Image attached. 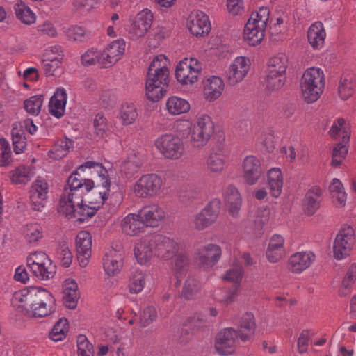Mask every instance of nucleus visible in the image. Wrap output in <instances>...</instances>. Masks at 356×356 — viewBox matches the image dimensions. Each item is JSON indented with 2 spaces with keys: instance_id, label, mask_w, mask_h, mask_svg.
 <instances>
[{
  "instance_id": "38",
  "label": "nucleus",
  "mask_w": 356,
  "mask_h": 356,
  "mask_svg": "<svg viewBox=\"0 0 356 356\" xmlns=\"http://www.w3.org/2000/svg\"><path fill=\"white\" fill-rule=\"evenodd\" d=\"M33 176V169L31 166L24 165L9 172L10 180L14 184H26Z\"/></svg>"
},
{
  "instance_id": "39",
  "label": "nucleus",
  "mask_w": 356,
  "mask_h": 356,
  "mask_svg": "<svg viewBox=\"0 0 356 356\" xmlns=\"http://www.w3.org/2000/svg\"><path fill=\"white\" fill-rule=\"evenodd\" d=\"M13 149L15 154L24 152L26 147V139L21 124H13L11 131Z\"/></svg>"
},
{
  "instance_id": "41",
  "label": "nucleus",
  "mask_w": 356,
  "mask_h": 356,
  "mask_svg": "<svg viewBox=\"0 0 356 356\" xmlns=\"http://www.w3.org/2000/svg\"><path fill=\"white\" fill-rule=\"evenodd\" d=\"M166 108L170 114L177 115L187 113L190 110V104L186 100L173 96L168 99Z\"/></svg>"
},
{
  "instance_id": "20",
  "label": "nucleus",
  "mask_w": 356,
  "mask_h": 356,
  "mask_svg": "<svg viewBox=\"0 0 356 356\" xmlns=\"http://www.w3.org/2000/svg\"><path fill=\"white\" fill-rule=\"evenodd\" d=\"M154 244L155 254L164 260L172 259L178 253V243L168 237L156 234L154 236Z\"/></svg>"
},
{
  "instance_id": "29",
  "label": "nucleus",
  "mask_w": 356,
  "mask_h": 356,
  "mask_svg": "<svg viewBox=\"0 0 356 356\" xmlns=\"http://www.w3.org/2000/svg\"><path fill=\"white\" fill-rule=\"evenodd\" d=\"M284 243V239L280 235L275 234L270 238L266 252L267 259L270 262L276 263L285 255Z\"/></svg>"
},
{
  "instance_id": "35",
  "label": "nucleus",
  "mask_w": 356,
  "mask_h": 356,
  "mask_svg": "<svg viewBox=\"0 0 356 356\" xmlns=\"http://www.w3.org/2000/svg\"><path fill=\"white\" fill-rule=\"evenodd\" d=\"M67 94L63 88H58L51 97L49 104V113L57 118L62 117L65 112Z\"/></svg>"
},
{
  "instance_id": "61",
  "label": "nucleus",
  "mask_w": 356,
  "mask_h": 356,
  "mask_svg": "<svg viewBox=\"0 0 356 356\" xmlns=\"http://www.w3.org/2000/svg\"><path fill=\"white\" fill-rule=\"evenodd\" d=\"M69 39L74 41L83 42L88 38L87 31L80 26H71L66 31Z\"/></svg>"
},
{
  "instance_id": "1",
  "label": "nucleus",
  "mask_w": 356,
  "mask_h": 356,
  "mask_svg": "<svg viewBox=\"0 0 356 356\" xmlns=\"http://www.w3.org/2000/svg\"><path fill=\"white\" fill-rule=\"evenodd\" d=\"M168 60L164 55L156 56L149 66L145 84L146 95L152 102H158L167 91L169 83Z\"/></svg>"
},
{
  "instance_id": "54",
  "label": "nucleus",
  "mask_w": 356,
  "mask_h": 356,
  "mask_svg": "<svg viewBox=\"0 0 356 356\" xmlns=\"http://www.w3.org/2000/svg\"><path fill=\"white\" fill-rule=\"evenodd\" d=\"M286 74L268 72L266 76V87L269 90H278L286 82Z\"/></svg>"
},
{
  "instance_id": "25",
  "label": "nucleus",
  "mask_w": 356,
  "mask_h": 356,
  "mask_svg": "<svg viewBox=\"0 0 356 356\" xmlns=\"http://www.w3.org/2000/svg\"><path fill=\"white\" fill-rule=\"evenodd\" d=\"M226 155L221 146L212 147L206 160V165L209 172L211 173H220L226 166Z\"/></svg>"
},
{
  "instance_id": "23",
  "label": "nucleus",
  "mask_w": 356,
  "mask_h": 356,
  "mask_svg": "<svg viewBox=\"0 0 356 356\" xmlns=\"http://www.w3.org/2000/svg\"><path fill=\"white\" fill-rule=\"evenodd\" d=\"M187 25L191 34L197 37L206 35L211 30L209 17L202 12L191 13Z\"/></svg>"
},
{
  "instance_id": "57",
  "label": "nucleus",
  "mask_w": 356,
  "mask_h": 356,
  "mask_svg": "<svg viewBox=\"0 0 356 356\" xmlns=\"http://www.w3.org/2000/svg\"><path fill=\"white\" fill-rule=\"evenodd\" d=\"M356 280V264H352L342 282L343 289L340 290V296H346L348 294L349 291L348 290L355 282Z\"/></svg>"
},
{
  "instance_id": "52",
  "label": "nucleus",
  "mask_w": 356,
  "mask_h": 356,
  "mask_svg": "<svg viewBox=\"0 0 356 356\" xmlns=\"http://www.w3.org/2000/svg\"><path fill=\"white\" fill-rule=\"evenodd\" d=\"M67 332V321L65 318H60L49 332V338L54 341L64 339Z\"/></svg>"
},
{
  "instance_id": "5",
  "label": "nucleus",
  "mask_w": 356,
  "mask_h": 356,
  "mask_svg": "<svg viewBox=\"0 0 356 356\" xmlns=\"http://www.w3.org/2000/svg\"><path fill=\"white\" fill-rule=\"evenodd\" d=\"M55 301L49 291L42 288L35 289L26 312L33 317H44L55 312Z\"/></svg>"
},
{
  "instance_id": "19",
  "label": "nucleus",
  "mask_w": 356,
  "mask_h": 356,
  "mask_svg": "<svg viewBox=\"0 0 356 356\" xmlns=\"http://www.w3.org/2000/svg\"><path fill=\"white\" fill-rule=\"evenodd\" d=\"M77 259L81 267L87 266L91 257L92 236L88 231H81L76 237Z\"/></svg>"
},
{
  "instance_id": "42",
  "label": "nucleus",
  "mask_w": 356,
  "mask_h": 356,
  "mask_svg": "<svg viewBox=\"0 0 356 356\" xmlns=\"http://www.w3.org/2000/svg\"><path fill=\"white\" fill-rule=\"evenodd\" d=\"M288 67V58L286 54L280 53L270 58L268 72L286 74Z\"/></svg>"
},
{
  "instance_id": "44",
  "label": "nucleus",
  "mask_w": 356,
  "mask_h": 356,
  "mask_svg": "<svg viewBox=\"0 0 356 356\" xmlns=\"http://www.w3.org/2000/svg\"><path fill=\"white\" fill-rule=\"evenodd\" d=\"M16 17L22 23L31 24L35 21L33 12L22 1L18 0L14 6Z\"/></svg>"
},
{
  "instance_id": "31",
  "label": "nucleus",
  "mask_w": 356,
  "mask_h": 356,
  "mask_svg": "<svg viewBox=\"0 0 356 356\" xmlns=\"http://www.w3.org/2000/svg\"><path fill=\"white\" fill-rule=\"evenodd\" d=\"M224 82L218 76H212L207 79L204 83L203 92L209 102L217 99L224 90Z\"/></svg>"
},
{
  "instance_id": "7",
  "label": "nucleus",
  "mask_w": 356,
  "mask_h": 356,
  "mask_svg": "<svg viewBox=\"0 0 356 356\" xmlns=\"http://www.w3.org/2000/svg\"><path fill=\"white\" fill-rule=\"evenodd\" d=\"M214 133V124L207 115L199 116L194 124L190 141L195 147H202L207 145Z\"/></svg>"
},
{
  "instance_id": "16",
  "label": "nucleus",
  "mask_w": 356,
  "mask_h": 356,
  "mask_svg": "<svg viewBox=\"0 0 356 356\" xmlns=\"http://www.w3.org/2000/svg\"><path fill=\"white\" fill-rule=\"evenodd\" d=\"M125 42L123 39H118L111 42L101 52L100 65L104 67H108L118 62L125 51Z\"/></svg>"
},
{
  "instance_id": "47",
  "label": "nucleus",
  "mask_w": 356,
  "mask_h": 356,
  "mask_svg": "<svg viewBox=\"0 0 356 356\" xmlns=\"http://www.w3.org/2000/svg\"><path fill=\"white\" fill-rule=\"evenodd\" d=\"M200 290V282L193 277H188L184 282L181 297L185 300H191L195 298Z\"/></svg>"
},
{
  "instance_id": "30",
  "label": "nucleus",
  "mask_w": 356,
  "mask_h": 356,
  "mask_svg": "<svg viewBox=\"0 0 356 356\" xmlns=\"http://www.w3.org/2000/svg\"><path fill=\"white\" fill-rule=\"evenodd\" d=\"M122 266V255L115 250H111L103 258V267L108 276H114L118 274Z\"/></svg>"
},
{
  "instance_id": "26",
  "label": "nucleus",
  "mask_w": 356,
  "mask_h": 356,
  "mask_svg": "<svg viewBox=\"0 0 356 356\" xmlns=\"http://www.w3.org/2000/svg\"><path fill=\"white\" fill-rule=\"evenodd\" d=\"M225 202L229 214L234 218H239L242 199L238 189L234 186L231 184L226 188Z\"/></svg>"
},
{
  "instance_id": "21",
  "label": "nucleus",
  "mask_w": 356,
  "mask_h": 356,
  "mask_svg": "<svg viewBox=\"0 0 356 356\" xmlns=\"http://www.w3.org/2000/svg\"><path fill=\"white\" fill-rule=\"evenodd\" d=\"M110 188L111 181L106 180H104L103 184L94 185L89 192H86V199L88 204L97 211L108 199Z\"/></svg>"
},
{
  "instance_id": "15",
  "label": "nucleus",
  "mask_w": 356,
  "mask_h": 356,
  "mask_svg": "<svg viewBox=\"0 0 356 356\" xmlns=\"http://www.w3.org/2000/svg\"><path fill=\"white\" fill-rule=\"evenodd\" d=\"M238 334L233 328H225L220 332L216 338L215 348L217 352L223 355L234 353Z\"/></svg>"
},
{
  "instance_id": "55",
  "label": "nucleus",
  "mask_w": 356,
  "mask_h": 356,
  "mask_svg": "<svg viewBox=\"0 0 356 356\" xmlns=\"http://www.w3.org/2000/svg\"><path fill=\"white\" fill-rule=\"evenodd\" d=\"M35 289L27 290L23 289L14 293V301L20 303L19 307H22L26 311L29 308V305L31 303V300L33 298Z\"/></svg>"
},
{
  "instance_id": "64",
  "label": "nucleus",
  "mask_w": 356,
  "mask_h": 356,
  "mask_svg": "<svg viewBox=\"0 0 356 356\" xmlns=\"http://www.w3.org/2000/svg\"><path fill=\"white\" fill-rule=\"evenodd\" d=\"M58 259L60 260L63 266L69 267L72 261V254L68 247L65 245L59 246L57 250Z\"/></svg>"
},
{
  "instance_id": "11",
  "label": "nucleus",
  "mask_w": 356,
  "mask_h": 356,
  "mask_svg": "<svg viewBox=\"0 0 356 356\" xmlns=\"http://www.w3.org/2000/svg\"><path fill=\"white\" fill-rule=\"evenodd\" d=\"M162 185L163 180L161 177L154 173L146 174L136 181L133 191L138 197L148 198L157 195Z\"/></svg>"
},
{
  "instance_id": "45",
  "label": "nucleus",
  "mask_w": 356,
  "mask_h": 356,
  "mask_svg": "<svg viewBox=\"0 0 356 356\" xmlns=\"http://www.w3.org/2000/svg\"><path fill=\"white\" fill-rule=\"evenodd\" d=\"M79 170L74 172L68 178L67 181V188L84 189L86 192H89L94 186V182L88 179H79Z\"/></svg>"
},
{
  "instance_id": "3",
  "label": "nucleus",
  "mask_w": 356,
  "mask_h": 356,
  "mask_svg": "<svg viewBox=\"0 0 356 356\" xmlns=\"http://www.w3.org/2000/svg\"><path fill=\"white\" fill-rule=\"evenodd\" d=\"M269 15L268 8L263 6L250 15L243 32L244 40L250 45H257L263 40L269 19Z\"/></svg>"
},
{
  "instance_id": "27",
  "label": "nucleus",
  "mask_w": 356,
  "mask_h": 356,
  "mask_svg": "<svg viewBox=\"0 0 356 356\" xmlns=\"http://www.w3.org/2000/svg\"><path fill=\"white\" fill-rule=\"evenodd\" d=\"M146 228L139 213H129L121 221L123 233L129 236H136L143 232Z\"/></svg>"
},
{
  "instance_id": "12",
  "label": "nucleus",
  "mask_w": 356,
  "mask_h": 356,
  "mask_svg": "<svg viewBox=\"0 0 356 356\" xmlns=\"http://www.w3.org/2000/svg\"><path fill=\"white\" fill-rule=\"evenodd\" d=\"M222 249L216 243H208L197 249L195 252L198 265L204 269L213 268L220 259Z\"/></svg>"
},
{
  "instance_id": "62",
  "label": "nucleus",
  "mask_w": 356,
  "mask_h": 356,
  "mask_svg": "<svg viewBox=\"0 0 356 356\" xmlns=\"http://www.w3.org/2000/svg\"><path fill=\"white\" fill-rule=\"evenodd\" d=\"M30 192L47 197L49 184L45 179L38 177L33 183Z\"/></svg>"
},
{
  "instance_id": "8",
  "label": "nucleus",
  "mask_w": 356,
  "mask_h": 356,
  "mask_svg": "<svg viewBox=\"0 0 356 356\" xmlns=\"http://www.w3.org/2000/svg\"><path fill=\"white\" fill-rule=\"evenodd\" d=\"M155 146L166 159L177 160L181 158L184 152L182 140L172 134H163L155 140Z\"/></svg>"
},
{
  "instance_id": "24",
  "label": "nucleus",
  "mask_w": 356,
  "mask_h": 356,
  "mask_svg": "<svg viewBox=\"0 0 356 356\" xmlns=\"http://www.w3.org/2000/svg\"><path fill=\"white\" fill-rule=\"evenodd\" d=\"M138 213L146 227H157L165 218L164 210L157 204L144 206Z\"/></svg>"
},
{
  "instance_id": "50",
  "label": "nucleus",
  "mask_w": 356,
  "mask_h": 356,
  "mask_svg": "<svg viewBox=\"0 0 356 356\" xmlns=\"http://www.w3.org/2000/svg\"><path fill=\"white\" fill-rule=\"evenodd\" d=\"M353 75L351 74H343L339 85V94L343 100L348 99L353 92Z\"/></svg>"
},
{
  "instance_id": "34",
  "label": "nucleus",
  "mask_w": 356,
  "mask_h": 356,
  "mask_svg": "<svg viewBox=\"0 0 356 356\" xmlns=\"http://www.w3.org/2000/svg\"><path fill=\"white\" fill-rule=\"evenodd\" d=\"M267 184L273 197L280 196L283 187V175L279 168H273L267 172Z\"/></svg>"
},
{
  "instance_id": "56",
  "label": "nucleus",
  "mask_w": 356,
  "mask_h": 356,
  "mask_svg": "<svg viewBox=\"0 0 356 356\" xmlns=\"http://www.w3.org/2000/svg\"><path fill=\"white\" fill-rule=\"evenodd\" d=\"M42 103L43 96L35 95L24 101V108L29 113L38 115L40 112Z\"/></svg>"
},
{
  "instance_id": "60",
  "label": "nucleus",
  "mask_w": 356,
  "mask_h": 356,
  "mask_svg": "<svg viewBox=\"0 0 356 356\" xmlns=\"http://www.w3.org/2000/svg\"><path fill=\"white\" fill-rule=\"evenodd\" d=\"M100 57H102L101 52L91 48L81 56V63L85 66L92 65L96 63L100 64Z\"/></svg>"
},
{
  "instance_id": "49",
  "label": "nucleus",
  "mask_w": 356,
  "mask_h": 356,
  "mask_svg": "<svg viewBox=\"0 0 356 356\" xmlns=\"http://www.w3.org/2000/svg\"><path fill=\"white\" fill-rule=\"evenodd\" d=\"M188 265L189 259L185 253H177L176 256L174 257L171 268L177 279L186 272Z\"/></svg>"
},
{
  "instance_id": "18",
  "label": "nucleus",
  "mask_w": 356,
  "mask_h": 356,
  "mask_svg": "<svg viewBox=\"0 0 356 356\" xmlns=\"http://www.w3.org/2000/svg\"><path fill=\"white\" fill-rule=\"evenodd\" d=\"M315 259V254L311 251L296 252L288 259V270L292 273H300L309 268Z\"/></svg>"
},
{
  "instance_id": "10",
  "label": "nucleus",
  "mask_w": 356,
  "mask_h": 356,
  "mask_svg": "<svg viewBox=\"0 0 356 356\" xmlns=\"http://www.w3.org/2000/svg\"><path fill=\"white\" fill-rule=\"evenodd\" d=\"M355 243L353 228L345 225L337 234L333 245V255L337 260H341L349 255Z\"/></svg>"
},
{
  "instance_id": "48",
  "label": "nucleus",
  "mask_w": 356,
  "mask_h": 356,
  "mask_svg": "<svg viewBox=\"0 0 356 356\" xmlns=\"http://www.w3.org/2000/svg\"><path fill=\"white\" fill-rule=\"evenodd\" d=\"M145 284V275L142 270H135L130 277L128 289L131 293L141 292Z\"/></svg>"
},
{
  "instance_id": "32",
  "label": "nucleus",
  "mask_w": 356,
  "mask_h": 356,
  "mask_svg": "<svg viewBox=\"0 0 356 356\" xmlns=\"http://www.w3.org/2000/svg\"><path fill=\"white\" fill-rule=\"evenodd\" d=\"M308 41L314 49H320L325 44L326 32L324 26L321 22L312 24L307 31Z\"/></svg>"
},
{
  "instance_id": "2",
  "label": "nucleus",
  "mask_w": 356,
  "mask_h": 356,
  "mask_svg": "<svg viewBox=\"0 0 356 356\" xmlns=\"http://www.w3.org/2000/svg\"><path fill=\"white\" fill-rule=\"evenodd\" d=\"M325 81L323 71L312 67L307 69L300 81V89L304 99L307 103L317 101L323 93Z\"/></svg>"
},
{
  "instance_id": "36",
  "label": "nucleus",
  "mask_w": 356,
  "mask_h": 356,
  "mask_svg": "<svg viewBox=\"0 0 356 356\" xmlns=\"http://www.w3.org/2000/svg\"><path fill=\"white\" fill-rule=\"evenodd\" d=\"M22 232L24 241L29 245L35 246L43 238V229L38 223L26 224Z\"/></svg>"
},
{
  "instance_id": "33",
  "label": "nucleus",
  "mask_w": 356,
  "mask_h": 356,
  "mask_svg": "<svg viewBox=\"0 0 356 356\" xmlns=\"http://www.w3.org/2000/svg\"><path fill=\"white\" fill-rule=\"evenodd\" d=\"M256 328L254 315L251 312L245 313L238 322V338L243 342L249 341Z\"/></svg>"
},
{
  "instance_id": "58",
  "label": "nucleus",
  "mask_w": 356,
  "mask_h": 356,
  "mask_svg": "<svg viewBox=\"0 0 356 356\" xmlns=\"http://www.w3.org/2000/svg\"><path fill=\"white\" fill-rule=\"evenodd\" d=\"M53 58L48 55L47 59L42 60V67L47 76L54 75V72L62 63V56L60 54L57 58Z\"/></svg>"
},
{
  "instance_id": "46",
  "label": "nucleus",
  "mask_w": 356,
  "mask_h": 356,
  "mask_svg": "<svg viewBox=\"0 0 356 356\" xmlns=\"http://www.w3.org/2000/svg\"><path fill=\"white\" fill-rule=\"evenodd\" d=\"M97 210L92 207V205L83 204L74 207V211L70 213H65L64 215L69 218H76L77 220L83 222L89 218L92 217Z\"/></svg>"
},
{
  "instance_id": "14",
  "label": "nucleus",
  "mask_w": 356,
  "mask_h": 356,
  "mask_svg": "<svg viewBox=\"0 0 356 356\" xmlns=\"http://www.w3.org/2000/svg\"><path fill=\"white\" fill-rule=\"evenodd\" d=\"M250 66V60L243 56L236 57L225 72L227 83L235 86L247 75Z\"/></svg>"
},
{
  "instance_id": "28",
  "label": "nucleus",
  "mask_w": 356,
  "mask_h": 356,
  "mask_svg": "<svg viewBox=\"0 0 356 356\" xmlns=\"http://www.w3.org/2000/svg\"><path fill=\"white\" fill-rule=\"evenodd\" d=\"M134 255L140 264L149 262L155 254L154 236L151 240L140 241L134 247Z\"/></svg>"
},
{
  "instance_id": "4",
  "label": "nucleus",
  "mask_w": 356,
  "mask_h": 356,
  "mask_svg": "<svg viewBox=\"0 0 356 356\" xmlns=\"http://www.w3.org/2000/svg\"><path fill=\"white\" fill-rule=\"evenodd\" d=\"M26 265L32 274L41 280L53 278L56 270L49 256L42 251L31 253L26 259Z\"/></svg>"
},
{
  "instance_id": "17",
  "label": "nucleus",
  "mask_w": 356,
  "mask_h": 356,
  "mask_svg": "<svg viewBox=\"0 0 356 356\" xmlns=\"http://www.w3.org/2000/svg\"><path fill=\"white\" fill-rule=\"evenodd\" d=\"M84 193V189L65 188L60 200L58 211L63 214L74 211V207L83 203Z\"/></svg>"
},
{
  "instance_id": "53",
  "label": "nucleus",
  "mask_w": 356,
  "mask_h": 356,
  "mask_svg": "<svg viewBox=\"0 0 356 356\" xmlns=\"http://www.w3.org/2000/svg\"><path fill=\"white\" fill-rule=\"evenodd\" d=\"M89 168V169H93L94 172H96L99 178L100 179V182L99 184H103L104 180H106L107 181H110L108 179V175L107 170L100 163H97L95 161H87L85 162L83 164L81 165L78 170L80 171H84L85 169Z\"/></svg>"
},
{
  "instance_id": "40",
  "label": "nucleus",
  "mask_w": 356,
  "mask_h": 356,
  "mask_svg": "<svg viewBox=\"0 0 356 356\" xmlns=\"http://www.w3.org/2000/svg\"><path fill=\"white\" fill-rule=\"evenodd\" d=\"M332 202L337 207L345 206L346 193L343 191L342 183L338 179H334L329 186Z\"/></svg>"
},
{
  "instance_id": "9",
  "label": "nucleus",
  "mask_w": 356,
  "mask_h": 356,
  "mask_svg": "<svg viewBox=\"0 0 356 356\" xmlns=\"http://www.w3.org/2000/svg\"><path fill=\"white\" fill-rule=\"evenodd\" d=\"M201 63L195 58H186L177 65L175 76L183 85H192L197 81L202 72Z\"/></svg>"
},
{
  "instance_id": "13",
  "label": "nucleus",
  "mask_w": 356,
  "mask_h": 356,
  "mask_svg": "<svg viewBox=\"0 0 356 356\" xmlns=\"http://www.w3.org/2000/svg\"><path fill=\"white\" fill-rule=\"evenodd\" d=\"M241 168L243 181L250 186L256 184L264 172L260 160L254 155H248L244 158Z\"/></svg>"
},
{
  "instance_id": "63",
  "label": "nucleus",
  "mask_w": 356,
  "mask_h": 356,
  "mask_svg": "<svg viewBox=\"0 0 356 356\" xmlns=\"http://www.w3.org/2000/svg\"><path fill=\"white\" fill-rule=\"evenodd\" d=\"M95 133L99 138H103L108 129L106 119L102 114H97L94 119Z\"/></svg>"
},
{
  "instance_id": "43",
  "label": "nucleus",
  "mask_w": 356,
  "mask_h": 356,
  "mask_svg": "<svg viewBox=\"0 0 356 356\" xmlns=\"http://www.w3.org/2000/svg\"><path fill=\"white\" fill-rule=\"evenodd\" d=\"M73 140L68 138L57 140L49 152V156L56 160L62 159L68 154L70 149L73 147Z\"/></svg>"
},
{
  "instance_id": "6",
  "label": "nucleus",
  "mask_w": 356,
  "mask_h": 356,
  "mask_svg": "<svg viewBox=\"0 0 356 356\" xmlns=\"http://www.w3.org/2000/svg\"><path fill=\"white\" fill-rule=\"evenodd\" d=\"M220 208V200L213 199L200 212L193 216L191 220L192 227L197 231L209 227L216 222Z\"/></svg>"
},
{
  "instance_id": "59",
  "label": "nucleus",
  "mask_w": 356,
  "mask_h": 356,
  "mask_svg": "<svg viewBox=\"0 0 356 356\" xmlns=\"http://www.w3.org/2000/svg\"><path fill=\"white\" fill-rule=\"evenodd\" d=\"M157 318V311L153 306L145 307L140 315L139 323L140 327H145L152 323Z\"/></svg>"
},
{
  "instance_id": "22",
  "label": "nucleus",
  "mask_w": 356,
  "mask_h": 356,
  "mask_svg": "<svg viewBox=\"0 0 356 356\" xmlns=\"http://www.w3.org/2000/svg\"><path fill=\"white\" fill-rule=\"evenodd\" d=\"M153 21V15L150 10L146 8L139 12L132 23L130 33L132 37L139 38L145 36L150 29Z\"/></svg>"
},
{
  "instance_id": "37",
  "label": "nucleus",
  "mask_w": 356,
  "mask_h": 356,
  "mask_svg": "<svg viewBox=\"0 0 356 356\" xmlns=\"http://www.w3.org/2000/svg\"><path fill=\"white\" fill-rule=\"evenodd\" d=\"M321 190L319 187H313L306 194L303 200L305 212L309 215H313L319 208Z\"/></svg>"
},
{
  "instance_id": "51",
  "label": "nucleus",
  "mask_w": 356,
  "mask_h": 356,
  "mask_svg": "<svg viewBox=\"0 0 356 356\" xmlns=\"http://www.w3.org/2000/svg\"><path fill=\"white\" fill-rule=\"evenodd\" d=\"M120 119L124 125L134 123L138 117V112L135 105L132 103H124L120 108Z\"/></svg>"
}]
</instances>
